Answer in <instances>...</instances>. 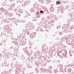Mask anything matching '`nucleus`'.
Returning a JSON list of instances; mask_svg holds the SVG:
<instances>
[{
  "mask_svg": "<svg viewBox=\"0 0 74 74\" xmlns=\"http://www.w3.org/2000/svg\"><path fill=\"white\" fill-rule=\"evenodd\" d=\"M60 4V1H57L56 2V4L57 5H58V4Z\"/></svg>",
  "mask_w": 74,
  "mask_h": 74,
  "instance_id": "nucleus-1",
  "label": "nucleus"
},
{
  "mask_svg": "<svg viewBox=\"0 0 74 74\" xmlns=\"http://www.w3.org/2000/svg\"><path fill=\"white\" fill-rule=\"evenodd\" d=\"M28 16V15L27 14H26V15H25V18H26Z\"/></svg>",
  "mask_w": 74,
  "mask_h": 74,
  "instance_id": "nucleus-2",
  "label": "nucleus"
},
{
  "mask_svg": "<svg viewBox=\"0 0 74 74\" xmlns=\"http://www.w3.org/2000/svg\"><path fill=\"white\" fill-rule=\"evenodd\" d=\"M40 13H42H42H43V11L41 10L40 11Z\"/></svg>",
  "mask_w": 74,
  "mask_h": 74,
  "instance_id": "nucleus-3",
  "label": "nucleus"
},
{
  "mask_svg": "<svg viewBox=\"0 0 74 74\" xmlns=\"http://www.w3.org/2000/svg\"><path fill=\"white\" fill-rule=\"evenodd\" d=\"M37 15H38L39 14V13L38 12H37Z\"/></svg>",
  "mask_w": 74,
  "mask_h": 74,
  "instance_id": "nucleus-4",
  "label": "nucleus"
}]
</instances>
